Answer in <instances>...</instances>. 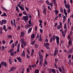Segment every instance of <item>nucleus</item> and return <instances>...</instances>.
<instances>
[{"label":"nucleus","instance_id":"obj_1","mask_svg":"<svg viewBox=\"0 0 73 73\" xmlns=\"http://www.w3.org/2000/svg\"><path fill=\"white\" fill-rule=\"evenodd\" d=\"M20 41H21V43H22V44H23L24 46H25L26 45H27V42H24V39L23 38L21 39L20 40Z\"/></svg>","mask_w":73,"mask_h":73},{"label":"nucleus","instance_id":"obj_2","mask_svg":"<svg viewBox=\"0 0 73 73\" xmlns=\"http://www.w3.org/2000/svg\"><path fill=\"white\" fill-rule=\"evenodd\" d=\"M23 19L25 21V23H28V18L27 17V16H24L23 17Z\"/></svg>","mask_w":73,"mask_h":73},{"label":"nucleus","instance_id":"obj_3","mask_svg":"<svg viewBox=\"0 0 73 73\" xmlns=\"http://www.w3.org/2000/svg\"><path fill=\"white\" fill-rule=\"evenodd\" d=\"M66 31H67V29H66L64 32H63L62 31V35L64 37L65 36V34H66Z\"/></svg>","mask_w":73,"mask_h":73},{"label":"nucleus","instance_id":"obj_4","mask_svg":"<svg viewBox=\"0 0 73 73\" xmlns=\"http://www.w3.org/2000/svg\"><path fill=\"white\" fill-rule=\"evenodd\" d=\"M64 3L65 4L64 6L66 8H68V7H69V4L66 5V0H64Z\"/></svg>","mask_w":73,"mask_h":73},{"label":"nucleus","instance_id":"obj_5","mask_svg":"<svg viewBox=\"0 0 73 73\" xmlns=\"http://www.w3.org/2000/svg\"><path fill=\"white\" fill-rule=\"evenodd\" d=\"M56 40L57 44L58 45V44H59V37L58 36H56Z\"/></svg>","mask_w":73,"mask_h":73},{"label":"nucleus","instance_id":"obj_6","mask_svg":"<svg viewBox=\"0 0 73 73\" xmlns=\"http://www.w3.org/2000/svg\"><path fill=\"white\" fill-rule=\"evenodd\" d=\"M2 23H1V25H3V24H5L7 23V20H3L2 21Z\"/></svg>","mask_w":73,"mask_h":73},{"label":"nucleus","instance_id":"obj_7","mask_svg":"<svg viewBox=\"0 0 73 73\" xmlns=\"http://www.w3.org/2000/svg\"><path fill=\"white\" fill-rule=\"evenodd\" d=\"M17 6L19 7L20 9H21L22 11H24V8H23V7L21 6L19 4H18Z\"/></svg>","mask_w":73,"mask_h":73},{"label":"nucleus","instance_id":"obj_8","mask_svg":"<svg viewBox=\"0 0 73 73\" xmlns=\"http://www.w3.org/2000/svg\"><path fill=\"white\" fill-rule=\"evenodd\" d=\"M20 43H19V44L18 45V47L17 49V53H19L20 52V49L19 48H20Z\"/></svg>","mask_w":73,"mask_h":73},{"label":"nucleus","instance_id":"obj_9","mask_svg":"<svg viewBox=\"0 0 73 73\" xmlns=\"http://www.w3.org/2000/svg\"><path fill=\"white\" fill-rule=\"evenodd\" d=\"M39 58L40 60H42L43 59V57H42V55L41 54H39Z\"/></svg>","mask_w":73,"mask_h":73},{"label":"nucleus","instance_id":"obj_10","mask_svg":"<svg viewBox=\"0 0 73 73\" xmlns=\"http://www.w3.org/2000/svg\"><path fill=\"white\" fill-rule=\"evenodd\" d=\"M2 65H3V66L6 67V66H7V63H6V62H5L4 61H3L2 62Z\"/></svg>","mask_w":73,"mask_h":73},{"label":"nucleus","instance_id":"obj_11","mask_svg":"<svg viewBox=\"0 0 73 73\" xmlns=\"http://www.w3.org/2000/svg\"><path fill=\"white\" fill-rule=\"evenodd\" d=\"M68 43L70 46H71L72 44V40H70L68 42Z\"/></svg>","mask_w":73,"mask_h":73},{"label":"nucleus","instance_id":"obj_12","mask_svg":"<svg viewBox=\"0 0 73 73\" xmlns=\"http://www.w3.org/2000/svg\"><path fill=\"white\" fill-rule=\"evenodd\" d=\"M32 27L30 28L28 30V33H30L31 32V31H32Z\"/></svg>","mask_w":73,"mask_h":73},{"label":"nucleus","instance_id":"obj_13","mask_svg":"<svg viewBox=\"0 0 73 73\" xmlns=\"http://www.w3.org/2000/svg\"><path fill=\"white\" fill-rule=\"evenodd\" d=\"M67 8V9H68V13H70V6L69 5V7H68V8Z\"/></svg>","mask_w":73,"mask_h":73},{"label":"nucleus","instance_id":"obj_14","mask_svg":"<svg viewBox=\"0 0 73 73\" xmlns=\"http://www.w3.org/2000/svg\"><path fill=\"white\" fill-rule=\"evenodd\" d=\"M1 16H5L6 17H7V14H6L5 13H4V14L1 15Z\"/></svg>","mask_w":73,"mask_h":73},{"label":"nucleus","instance_id":"obj_15","mask_svg":"<svg viewBox=\"0 0 73 73\" xmlns=\"http://www.w3.org/2000/svg\"><path fill=\"white\" fill-rule=\"evenodd\" d=\"M10 51L11 52V53L10 54L11 55L14 56V54H13V52H12V51L11 50H10Z\"/></svg>","mask_w":73,"mask_h":73},{"label":"nucleus","instance_id":"obj_16","mask_svg":"<svg viewBox=\"0 0 73 73\" xmlns=\"http://www.w3.org/2000/svg\"><path fill=\"white\" fill-rule=\"evenodd\" d=\"M56 36L54 35L53 36V40H55V39H56Z\"/></svg>","mask_w":73,"mask_h":73},{"label":"nucleus","instance_id":"obj_17","mask_svg":"<svg viewBox=\"0 0 73 73\" xmlns=\"http://www.w3.org/2000/svg\"><path fill=\"white\" fill-rule=\"evenodd\" d=\"M52 70V72H53V73H56V70L54 69H51Z\"/></svg>","mask_w":73,"mask_h":73},{"label":"nucleus","instance_id":"obj_18","mask_svg":"<svg viewBox=\"0 0 73 73\" xmlns=\"http://www.w3.org/2000/svg\"><path fill=\"white\" fill-rule=\"evenodd\" d=\"M21 35L22 37H24V33H23V32H21Z\"/></svg>","mask_w":73,"mask_h":73},{"label":"nucleus","instance_id":"obj_19","mask_svg":"<svg viewBox=\"0 0 73 73\" xmlns=\"http://www.w3.org/2000/svg\"><path fill=\"white\" fill-rule=\"evenodd\" d=\"M61 26H60V25H58L57 27L56 28L57 29H60V28H61Z\"/></svg>","mask_w":73,"mask_h":73},{"label":"nucleus","instance_id":"obj_20","mask_svg":"<svg viewBox=\"0 0 73 73\" xmlns=\"http://www.w3.org/2000/svg\"><path fill=\"white\" fill-rule=\"evenodd\" d=\"M31 38H35V35L33 34L31 35Z\"/></svg>","mask_w":73,"mask_h":73},{"label":"nucleus","instance_id":"obj_21","mask_svg":"<svg viewBox=\"0 0 73 73\" xmlns=\"http://www.w3.org/2000/svg\"><path fill=\"white\" fill-rule=\"evenodd\" d=\"M46 8H45L44 10L43 11V13H44V14H46Z\"/></svg>","mask_w":73,"mask_h":73},{"label":"nucleus","instance_id":"obj_22","mask_svg":"<svg viewBox=\"0 0 73 73\" xmlns=\"http://www.w3.org/2000/svg\"><path fill=\"white\" fill-rule=\"evenodd\" d=\"M37 65L36 64H34L32 65V67L33 68H35V67H36Z\"/></svg>","mask_w":73,"mask_h":73},{"label":"nucleus","instance_id":"obj_23","mask_svg":"<svg viewBox=\"0 0 73 73\" xmlns=\"http://www.w3.org/2000/svg\"><path fill=\"white\" fill-rule=\"evenodd\" d=\"M0 29L1 30V31L0 32V33L1 34H3V32L2 31V29H3V28L1 27Z\"/></svg>","mask_w":73,"mask_h":73},{"label":"nucleus","instance_id":"obj_24","mask_svg":"<svg viewBox=\"0 0 73 73\" xmlns=\"http://www.w3.org/2000/svg\"><path fill=\"white\" fill-rule=\"evenodd\" d=\"M39 65L40 66H42V61L40 60L39 62Z\"/></svg>","mask_w":73,"mask_h":73},{"label":"nucleus","instance_id":"obj_25","mask_svg":"<svg viewBox=\"0 0 73 73\" xmlns=\"http://www.w3.org/2000/svg\"><path fill=\"white\" fill-rule=\"evenodd\" d=\"M37 11L38 13V16H39L40 15V11H39V10H38V9L37 10Z\"/></svg>","mask_w":73,"mask_h":73},{"label":"nucleus","instance_id":"obj_26","mask_svg":"<svg viewBox=\"0 0 73 73\" xmlns=\"http://www.w3.org/2000/svg\"><path fill=\"white\" fill-rule=\"evenodd\" d=\"M53 3L54 4V5H55V6L57 7V3H56V2H53Z\"/></svg>","mask_w":73,"mask_h":73},{"label":"nucleus","instance_id":"obj_27","mask_svg":"<svg viewBox=\"0 0 73 73\" xmlns=\"http://www.w3.org/2000/svg\"><path fill=\"white\" fill-rule=\"evenodd\" d=\"M25 51H24V50H23V52L22 53V55L24 56H25Z\"/></svg>","mask_w":73,"mask_h":73},{"label":"nucleus","instance_id":"obj_28","mask_svg":"<svg viewBox=\"0 0 73 73\" xmlns=\"http://www.w3.org/2000/svg\"><path fill=\"white\" fill-rule=\"evenodd\" d=\"M56 54H57V52H56V50H55L54 52V56H56Z\"/></svg>","mask_w":73,"mask_h":73},{"label":"nucleus","instance_id":"obj_29","mask_svg":"<svg viewBox=\"0 0 73 73\" xmlns=\"http://www.w3.org/2000/svg\"><path fill=\"white\" fill-rule=\"evenodd\" d=\"M31 19H30L29 21L28 22V23L30 24V25H31Z\"/></svg>","mask_w":73,"mask_h":73},{"label":"nucleus","instance_id":"obj_30","mask_svg":"<svg viewBox=\"0 0 73 73\" xmlns=\"http://www.w3.org/2000/svg\"><path fill=\"white\" fill-rule=\"evenodd\" d=\"M25 28H26V29H28V28H29V26H28V25H26L25 26Z\"/></svg>","mask_w":73,"mask_h":73},{"label":"nucleus","instance_id":"obj_31","mask_svg":"<svg viewBox=\"0 0 73 73\" xmlns=\"http://www.w3.org/2000/svg\"><path fill=\"white\" fill-rule=\"evenodd\" d=\"M14 70V69L13 68V67H11V70H10V72H12V71H13Z\"/></svg>","mask_w":73,"mask_h":73},{"label":"nucleus","instance_id":"obj_32","mask_svg":"<svg viewBox=\"0 0 73 73\" xmlns=\"http://www.w3.org/2000/svg\"><path fill=\"white\" fill-rule=\"evenodd\" d=\"M56 13L58 14V13L59 11H57V10H56L54 11Z\"/></svg>","mask_w":73,"mask_h":73},{"label":"nucleus","instance_id":"obj_33","mask_svg":"<svg viewBox=\"0 0 73 73\" xmlns=\"http://www.w3.org/2000/svg\"><path fill=\"white\" fill-rule=\"evenodd\" d=\"M35 72L36 73H39V70H36Z\"/></svg>","mask_w":73,"mask_h":73},{"label":"nucleus","instance_id":"obj_34","mask_svg":"<svg viewBox=\"0 0 73 73\" xmlns=\"http://www.w3.org/2000/svg\"><path fill=\"white\" fill-rule=\"evenodd\" d=\"M20 26H18V27H17V31H19V30L20 29Z\"/></svg>","mask_w":73,"mask_h":73},{"label":"nucleus","instance_id":"obj_35","mask_svg":"<svg viewBox=\"0 0 73 73\" xmlns=\"http://www.w3.org/2000/svg\"><path fill=\"white\" fill-rule=\"evenodd\" d=\"M60 9V12L61 13H62V12H63V9H62V8L61 7Z\"/></svg>","mask_w":73,"mask_h":73},{"label":"nucleus","instance_id":"obj_36","mask_svg":"<svg viewBox=\"0 0 73 73\" xmlns=\"http://www.w3.org/2000/svg\"><path fill=\"white\" fill-rule=\"evenodd\" d=\"M61 69L62 70H64V69H65V68H64V66H62Z\"/></svg>","mask_w":73,"mask_h":73},{"label":"nucleus","instance_id":"obj_37","mask_svg":"<svg viewBox=\"0 0 73 73\" xmlns=\"http://www.w3.org/2000/svg\"><path fill=\"white\" fill-rule=\"evenodd\" d=\"M13 42V41L12 40H11L10 42V45H11V44H12Z\"/></svg>","mask_w":73,"mask_h":73},{"label":"nucleus","instance_id":"obj_38","mask_svg":"<svg viewBox=\"0 0 73 73\" xmlns=\"http://www.w3.org/2000/svg\"><path fill=\"white\" fill-rule=\"evenodd\" d=\"M23 13L24 15H27V13H26V12L25 11H24L23 12Z\"/></svg>","mask_w":73,"mask_h":73},{"label":"nucleus","instance_id":"obj_39","mask_svg":"<svg viewBox=\"0 0 73 73\" xmlns=\"http://www.w3.org/2000/svg\"><path fill=\"white\" fill-rule=\"evenodd\" d=\"M35 48H37V47H38V45H36V44H35Z\"/></svg>","mask_w":73,"mask_h":73},{"label":"nucleus","instance_id":"obj_40","mask_svg":"<svg viewBox=\"0 0 73 73\" xmlns=\"http://www.w3.org/2000/svg\"><path fill=\"white\" fill-rule=\"evenodd\" d=\"M35 42L34 41H33L31 43V44H32V45H34L35 44Z\"/></svg>","mask_w":73,"mask_h":73},{"label":"nucleus","instance_id":"obj_41","mask_svg":"<svg viewBox=\"0 0 73 73\" xmlns=\"http://www.w3.org/2000/svg\"><path fill=\"white\" fill-rule=\"evenodd\" d=\"M17 60H19V61H20V60H21V58L20 57H17Z\"/></svg>","mask_w":73,"mask_h":73},{"label":"nucleus","instance_id":"obj_42","mask_svg":"<svg viewBox=\"0 0 73 73\" xmlns=\"http://www.w3.org/2000/svg\"><path fill=\"white\" fill-rule=\"evenodd\" d=\"M71 54H69V55H68V58H70V57H71Z\"/></svg>","mask_w":73,"mask_h":73},{"label":"nucleus","instance_id":"obj_43","mask_svg":"<svg viewBox=\"0 0 73 73\" xmlns=\"http://www.w3.org/2000/svg\"><path fill=\"white\" fill-rule=\"evenodd\" d=\"M52 37H51L50 38V42H52V41H53V40H52Z\"/></svg>","mask_w":73,"mask_h":73},{"label":"nucleus","instance_id":"obj_44","mask_svg":"<svg viewBox=\"0 0 73 73\" xmlns=\"http://www.w3.org/2000/svg\"><path fill=\"white\" fill-rule=\"evenodd\" d=\"M8 38H12V36H11V35H9L8 36Z\"/></svg>","mask_w":73,"mask_h":73},{"label":"nucleus","instance_id":"obj_45","mask_svg":"<svg viewBox=\"0 0 73 73\" xmlns=\"http://www.w3.org/2000/svg\"><path fill=\"white\" fill-rule=\"evenodd\" d=\"M9 62L10 63V64H12V61H11V59H9Z\"/></svg>","mask_w":73,"mask_h":73},{"label":"nucleus","instance_id":"obj_46","mask_svg":"<svg viewBox=\"0 0 73 73\" xmlns=\"http://www.w3.org/2000/svg\"><path fill=\"white\" fill-rule=\"evenodd\" d=\"M35 31H37V26H36L35 27Z\"/></svg>","mask_w":73,"mask_h":73},{"label":"nucleus","instance_id":"obj_47","mask_svg":"<svg viewBox=\"0 0 73 73\" xmlns=\"http://www.w3.org/2000/svg\"><path fill=\"white\" fill-rule=\"evenodd\" d=\"M27 52H28L29 54H30V52H29V50H28V49H27Z\"/></svg>","mask_w":73,"mask_h":73},{"label":"nucleus","instance_id":"obj_48","mask_svg":"<svg viewBox=\"0 0 73 73\" xmlns=\"http://www.w3.org/2000/svg\"><path fill=\"white\" fill-rule=\"evenodd\" d=\"M52 68H50L49 69L50 70L49 71V72H52Z\"/></svg>","mask_w":73,"mask_h":73},{"label":"nucleus","instance_id":"obj_49","mask_svg":"<svg viewBox=\"0 0 73 73\" xmlns=\"http://www.w3.org/2000/svg\"><path fill=\"white\" fill-rule=\"evenodd\" d=\"M27 56L28 58H30V56H29L28 54H27Z\"/></svg>","mask_w":73,"mask_h":73},{"label":"nucleus","instance_id":"obj_50","mask_svg":"<svg viewBox=\"0 0 73 73\" xmlns=\"http://www.w3.org/2000/svg\"><path fill=\"white\" fill-rule=\"evenodd\" d=\"M44 64H46V65H48V63L46 62V61H45V60H44Z\"/></svg>","mask_w":73,"mask_h":73},{"label":"nucleus","instance_id":"obj_51","mask_svg":"<svg viewBox=\"0 0 73 73\" xmlns=\"http://www.w3.org/2000/svg\"><path fill=\"white\" fill-rule=\"evenodd\" d=\"M27 72H28V73H29V69L28 68H27Z\"/></svg>","mask_w":73,"mask_h":73},{"label":"nucleus","instance_id":"obj_52","mask_svg":"<svg viewBox=\"0 0 73 73\" xmlns=\"http://www.w3.org/2000/svg\"><path fill=\"white\" fill-rule=\"evenodd\" d=\"M25 9H26L27 11L28 12L29 11V9H28V8L27 7H25Z\"/></svg>","mask_w":73,"mask_h":73},{"label":"nucleus","instance_id":"obj_53","mask_svg":"<svg viewBox=\"0 0 73 73\" xmlns=\"http://www.w3.org/2000/svg\"><path fill=\"white\" fill-rule=\"evenodd\" d=\"M62 73H66V71L65 70H63L62 71Z\"/></svg>","mask_w":73,"mask_h":73},{"label":"nucleus","instance_id":"obj_54","mask_svg":"<svg viewBox=\"0 0 73 73\" xmlns=\"http://www.w3.org/2000/svg\"><path fill=\"white\" fill-rule=\"evenodd\" d=\"M39 21L40 23H42V21L41 20H39Z\"/></svg>","mask_w":73,"mask_h":73},{"label":"nucleus","instance_id":"obj_55","mask_svg":"<svg viewBox=\"0 0 73 73\" xmlns=\"http://www.w3.org/2000/svg\"><path fill=\"white\" fill-rule=\"evenodd\" d=\"M48 9H50V11H51V10H52L51 9H50V7L49 6H48Z\"/></svg>","mask_w":73,"mask_h":73},{"label":"nucleus","instance_id":"obj_56","mask_svg":"<svg viewBox=\"0 0 73 73\" xmlns=\"http://www.w3.org/2000/svg\"><path fill=\"white\" fill-rule=\"evenodd\" d=\"M73 50V48H71L70 50V52L71 53L72 52V51Z\"/></svg>","mask_w":73,"mask_h":73},{"label":"nucleus","instance_id":"obj_57","mask_svg":"<svg viewBox=\"0 0 73 73\" xmlns=\"http://www.w3.org/2000/svg\"><path fill=\"white\" fill-rule=\"evenodd\" d=\"M46 3H47V4H48L49 3V2L48 1V0H47L46 1Z\"/></svg>","mask_w":73,"mask_h":73},{"label":"nucleus","instance_id":"obj_58","mask_svg":"<svg viewBox=\"0 0 73 73\" xmlns=\"http://www.w3.org/2000/svg\"><path fill=\"white\" fill-rule=\"evenodd\" d=\"M66 18H65V19L64 20L62 23H63V24L64 23H65V21H66Z\"/></svg>","mask_w":73,"mask_h":73},{"label":"nucleus","instance_id":"obj_59","mask_svg":"<svg viewBox=\"0 0 73 73\" xmlns=\"http://www.w3.org/2000/svg\"><path fill=\"white\" fill-rule=\"evenodd\" d=\"M16 10L17 11H19V8H18V7L17 6L16 7Z\"/></svg>","mask_w":73,"mask_h":73},{"label":"nucleus","instance_id":"obj_60","mask_svg":"<svg viewBox=\"0 0 73 73\" xmlns=\"http://www.w3.org/2000/svg\"><path fill=\"white\" fill-rule=\"evenodd\" d=\"M6 27V26H5V25H4L3 27V29L5 30V29Z\"/></svg>","mask_w":73,"mask_h":73},{"label":"nucleus","instance_id":"obj_61","mask_svg":"<svg viewBox=\"0 0 73 73\" xmlns=\"http://www.w3.org/2000/svg\"><path fill=\"white\" fill-rule=\"evenodd\" d=\"M44 46H45V47H46V43H44Z\"/></svg>","mask_w":73,"mask_h":73},{"label":"nucleus","instance_id":"obj_62","mask_svg":"<svg viewBox=\"0 0 73 73\" xmlns=\"http://www.w3.org/2000/svg\"><path fill=\"white\" fill-rule=\"evenodd\" d=\"M40 33H42V32H43L42 30L41 29H40Z\"/></svg>","mask_w":73,"mask_h":73},{"label":"nucleus","instance_id":"obj_63","mask_svg":"<svg viewBox=\"0 0 73 73\" xmlns=\"http://www.w3.org/2000/svg\"><path fill=\"white\" fill-rule=\"evenodd\" d=\"M70 22V19L68 18V23H69Z\"/></svg>","mask_w":73,"mask_h":73},{"label":"nucleus","instance_id":"obj_64","mask_svg":"<svg viewBox=\"0 0 73 73\" xmlns=\"http://www.w3.org/2000/svg\"><path fill=\"white\" fill-rule=\"evenodd\" d=\"M45 41L46 42H48V39H47V38H46V40H45Z\"/></svg>","mask_w":73,"mask_h":73}]
</instances>
